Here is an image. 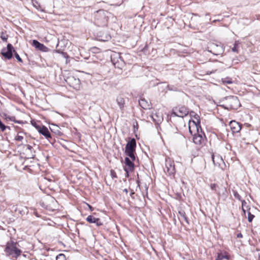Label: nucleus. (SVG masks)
<instances>
[{"label": "nucleus", "instance_id": "obj_12", "mask_svg": "<svg viewBox=\"0 0 260 260\" xmlns=\"http://www.w3.org/2000/svg\"><path fill=\"white\" fill-rule=\"evenodd\" d=\"M135 160H132V159L128 156L125 158L124 161L125 166L124 167V171L127 175L129 172H132L134 170V164L133 162Z\"/></svg>", "mask_w": 260, "mask_h": 260}, {"label": "nucleus", "instance_id": "obj_34", "mask_svg": "<svg viewBox=\"0 0 260 260\" xmlns=\"http://www.w3.org/2000/svg\"><path fill=\"white\" fill-rule=\"evenodd\" d=\"M238 61H239V59H238L237 57H236L235 58H234L233 59V61H232L233 64L238 63Z\"/></svg>", "mask_w": 260, "mask_h": 260}, {"label": "nucleus", "instance_id": "obj_29", "mask_svg": "<svg viewBox=\"0 0 260 260\" xmlns=\"http://www.w3.org/2000/svg\"><path fill=\"white\" fill-rule=\"evenodd\" d=\"M254 217V216L250 212H248V220L249 222H251L253 218Z\"/></svg>", "mask_w": 260, "mask_h": 260}, {"label": "nucleus", "instance_id": "obj_18", "mask_svg": "<svg viewBox=\"0 0 260 260\" xmlns=\"http://www.w3.org/2000/svg\"><path fill=\"white\" fill-rule=\"evenodd\" d=\"M86 220L89 223H95L98 226L102 224V222L99 218H96L92 215L88 216L86 218Z\"/></svg>", "mask_w": 260, "mask_h": 260}, {"label": "nucleus", "instance_id": "obj_37", "mask_svg": "<svg viewBox=\"0 0 260 260\" xmlns=\"http://www.w3.org/2000/svg\"><path fill=\"white\" fill-rule=\"evenodd\" d=\"M31 124L35 126L36 127V126H38V125L37 124V123H36V122H34V121H31Z\"/></svg>", "mask_w": 260, "mask_h": 260}, {"label": "nucleus", "instance_id": "obj_2", "mask_svg": "<svg viewBox=\"0 0 260 260\" xmlns=\"http://www.w3.org/2000/svg\"><path fill=\"white\" fill-rule=\"evenodd\" d=\"M136 147V141L135 139H132L128 141L125 148V153L126 155L130 157L132 160H136L135 150Z\"/></svg>", "mask_w": 260, "mask_h": 260}, {"label": "nucleus", "instance_id": "obj_1", "mask_svg": "<svg viewBox=\"0 0 260 260\" xmlns=\"http://www.w3.org/2000/svg\"><path fill=\"white\" fill-rule=\"evenodd\" d=\"M190 115L191 119L188 122V128L191 135L198 133L202 131L200 125V119L199 116L194 112H191Z\"/></svg>", "mask_w": 260, "mask_h": 260}, {"label": "nucleus", "instance_id": "obj_14", "mask_svg": "<svg viewBox=\"0 0 260 260\" xmlns=\"http://www.w3.org/2000/svg\"><path fill=\"white\" fill-rule=\"evenodd\" d=\"M36 128L40 134L44 136L46 138H51L50 133L46 126H36Z\"/></svg>", "mask_w": 260, "mask_h": 260}, {"label": "nucleus", "instance_id": "obj_38", "mask_svg": "<svg viewBox=\"0 0 260 260\" xmlns=\"http://www.w3.org/2000/svg\"><path fill=\"white\" fill-rule=\"evenodd\" d=\"M237 237L238 238H242V235L241 233H239L237 235Z\"/></svg>", "mask_w": 260, "mask_h": 260}, {"label": "nucleus", "instance_id": "obj_31", "mask_svg": "<svg viewBox=\"0 0 260 260\" xmlns=\"http://www.w3.org/2000/svg\"><path fill=\"white\" fill-rule=\"evenodd\" d=\"M217 186V185L215 183H212L210 185V187L211 189L213 190H216Z\"/></svg>", "mask_w": 260, "mask_h": 260}, {"label": "nucleus", "instance_id": "obj_36", "mask_svg": "<svg viewBox=\"0 0 260 260\" xmlns=\"http://www.w3.org/2000/svg\"><path fill=\"white\" fill-rule=\"evenodd\" d=\"M14 118H14V117H12L11 118H10V119L11 120H12V121H14V122H16V123H20V122L19 121L14 120Z\"/></svg>", "mask_w": 260, "mask_h": 260}, {"label": "nucleus", "instance_id": "obj_28", "mask_svg": "<svg viewBox=\"0 0 260 260\" xmlns=\"http://www.w3.org/2000/svg\"><path fill=\"white\" fill-rule=\"evenodd\" d=\"M1 38L4 41L6 42L8 39V35L5 33L2 32L1 35Z\"/></svg>", "mask_w": 260, "mask_h": 260}, {"label": "nucleus", "instance_id": "obj_26", "mask_svg": "<svg viewBox=\"0 0 260 260\" xmlns=\"http://www.w3.org/2000/svg\"><path fill=\"white\" fill-rule=\"evenodd\" d=\"M179 214L180 216L185 220V221L186 222V223L188 224L189 222H188L187 218L185 215V212L183 210H181V211H179Z\"/></svg>", "mask_w": 260, "mask_h": 260}, {"label": "nucleus", "instance_id": "obj_3", "mask_svg": "<svg viewBox=\"0 0 260 260\" xmlns=\"http://www.w3.org/2000/svg\"><path fill=\"white\" fill-rule=\"evenodd\" d=\"M107 12L100 10L96 12L95 14V22L99 26H106L108 22V17L106 16Z\"/></svg>", "mask_w": 260, "mask_h": 260}, {"label": "nucleus", "instance_id": "obj_44", "mask_svg": "<svg viewBox=\"0 0 260 260\" xmlns=\"http://www.w3.org/2000/svg\"><path fill=\"white\" fill-rule=\"evenodd\" d=\"M133 194H134V192H132L131 193V196H132Z\"/></svg>", "mask_w": 260, "mask_h": 260}, {"label": "nucleus", "instance_id": "obj_4", "mask_svg": "<svg viewBox=\"0 0 260 260\" xmlns=\"http://www.w3.org/2000/svg\"><path fill=\"white\" fill-rule=\"evenodd\" d=\"M5 251L9 255H11L15 257L19 256L21 252V251L17 248L16 243L13 242L7 243Z\"/></svg>", "mask_w": 260, "mask_h": 260}, {"label": "nucleus", "instance_id": "obj_13", "mask_svg": "<svg viewBox=\"0 0 260 260\" xmlns=\"http://www.w3.org/2000/svg\"><path fill=\"white\" fill-rule=\"evenodd\" d=\"M211 50L209 51L215 55L221 54L223 52V49L221 46L212 44L210 46Z\"/></svg>", "mask_w": 260, "mask_h": 260}, {"label": "nucleus", "instance_id": "obj_5", "mask_svg": "<svg viewBox=\"0 0 260 260\" xmlns=\"http://www.w3.org/2000/svg\"><path fill=\"white\" fill-rule=\"evenodd\" d=\"M224 103L226 108L237 109L240 106V103L238 98L235 96H229L224 98Z\"/></svg>", "mask_w": 260, "mask_h": 260}, {"label": "nucleus", "instance_id": "obj_33", "mask_svg": "<svg viewBox=\"0 0 260 260\" xmlns=\"http://www.w3.org/2000/svg\"><path fill=\"white\" fill-rule=\"evenodd\" d=\"M234 196L236 198H237L239 200H241V197L237 192H234Z\"/></svg>", "mask_w": 260, "mask_h": 260}, {"label": "nucleus", "instance_id": "obj_35", "mask_svg": "<svg viewBox=\"0 0 260 260\" xmlns=\"http://www.w3.org/2000/svg\"><path fill=\"white\" fill-rule=\"evenodd\" d=\"M246 204V201H244V200H243L242 201V208H243V207L244 208V207L245 206Z\"/></svg>", "mask_w": 260, "mask_h": 260}, {"label": "nucleus", "instance_id": "obj_22", "mask_svg": "<svg viewBox=\"0 0 260 260\" xmlns=\"http://www.w3.org/2000/svg\"><path fill=\"white\" fill-rule=\"evenodd\" d=\"M240 44L239 41H236L234 44V47L232 48V50L234 52H239V45Z\"/></svg>", "mask_w": 260, "mask_h": 260}, {"label": "nucleus", "instance_id": "obj_17", "mask_svg": "<svg viewBox=\"0 0 260 260\" xmlns=\"http://www.w3.org/2000/svg\"><path fill=\"white\" fill-rule=\"evenodd\" d=\"M111 61L114 65L117 63L120 66H122L124 63L123 60L118 53H115L111 56Z\"/></svg>", "mask_w": 260, "mask_h": 260}, {"label": "nucleus", "instance_id": "obj_30", "mask_svg": "<svg viewBox=\"0 0 260 260\" xmlns=\"http://www.w3.org/2000/svg\"><path fill=\"white\" fill-rule=\"evenodd\" d=\"M14 55H15V57L16 58V59L19 61V62H22V60L21 59V58H20V57L19 56V55H18V54L16 52H14Z\"/></svg>", "mask_w": 260, "mask_h": 260}, {"label": "nucleus", "instance_id": "obj_39", "mask_svg": "<svg viewBox=\"0 0 260 260\" xmlns=\"http://www.w3.org/2000/svg\"><path fill=\"white\" fill-rule=\"evenodd\" d=\"M88 207H89V208L90 210L91 211H92V210H93V208H92V207L90 205H88Z\"/></svg>", "mask_w": 260, "mask_h": 260}, {"label": "nucleus", "instance_id": "obj_11", "mask_svg": "<svg viewBox=\"0 0 260 260\" xmlns=\"http://www.w3.org/2000/svg\"><path fill=\"white\" fill-rule=\"evenodd\" d=\"M212 159L213 164L215 166H218L221 169H223V166H224V162L222 157L219 155H212Z\"/></svg>", "mask_w": 260, "mask_h": 260}, {"label": "nucleus", "instance_id": "obj_9", "mask_svg": "<svg viewBox=\"0 0 260 260\" xmlns=\"http://www.w3.org/2000/svg\"><path fill=\"white\" fill-rule=\"evenodd\" d=\"M12 51L15 52L13 47L11 44H8L7 48L2 49V54L6 58L9 59L12 57Z\"/></svg>", "mask_w": 260, "mask_h": 260}, {"label": "nucleus", "instance_id": "obj_27", "mask_svg": "<svg viewBox=\"0 0 260 260\" xmlns=\"http://www.w3.org/2000/svg\"><path fill=\"white\" fill-rule=\"evenodd\" d=\"M56 260H66L65 255L63 254H59L56 256Z\"/></svg>", "mask_w": 260, "mask_h": 260}, {"label": "nucleus", "instance_id": "obj_25", "mask_svg": "<svg viewBox=\"0 0 260 260\" xmlns=\"http://www.w3.org/2000/svg\"><path fill=\"white\" fill-rule=\"evenodd\" d=\"M32 5L34 7H35L37 9L40 10L41 11H43V8L39 3L38 1H31Z\"/></svg>", "mask_w": 260, "mask_h": 260}, {"label": "nucleus", "instance_id": "obj_45", "mask_svg": "<svg viewBox=\"0 0 260 260\" xmlns=\"http://www.w3.org/2000/svg\"><path fill=\"white\" fill-rule=\"evenodd\" d=\"M92 49H93V50H94V49H96H96H97L96 48H92Z\"/></svg>", "mask_w": 260, "mask_h": 260}, {"label": "nucleus", "instance_id": "obj_10", "mask_svg": "<svg viewBox=\"0 0 260 260\" xmlns=\"http://www.w3.org/2000/svg\"><path fill=\"white\" fill-rule=\"evenodd\" d=\"M70 86L76 90H79L80 88V81L79 79L74 77H69L67 80Z\"/></svg>", "mask_w": 260, "mask_h": 260}, {"label": "nucleus", "instance_id": "obj_42", "mask_svg": "<svg viewBox=\"0 0 260 260\" xmlns=\"http://www.w3.org/2000/svg\"><path fill=\"white\" fill-rule=\"evenodd\" d=\"M124 191L126 192V193H127L128 191H127V189H124Z\"/></svg>", "mask_w": 260, "mask_h": 260}, {"label": "nucleus", "instance_id": "obj_23", "mask_svg": "<svg viewBox=\"0 0 260 260\" xmlns=\"http://www.w3.org/2000/svg\"><path fill=\"white\" fill-rule=\"evenodd\" d=\"M221 82H222V84H231L233 83L232 78L228 77L222 78Z\"/></svg>", "mask_w": 260, "mask_h": 260}, {"label": "nucleus", "instance_id": "obj_7", "mask_svg": "<svg viewBox=\"0 0 260 260\" xmlns=\"http://www.w3.org/2000/svg\"><path fill=\"white\" fill-rule=\"evenodd\" d=\"M192 135L193 141L196 144L201 145L204 143L205 140V136L202 131H200V132Z\"/></svg>", "mask_w": 260, "mask_h": 260}, {"label": "nucleus", "instance_id": "obj_21", "mask_svg": "<svg viewBox=\"0 0 260 260\" xmlns=\"http://www.w3.org/2000/svg\"><path fill=\"white\" fill-rule=\"evenodd\" d=\"M230 258L229 255L226 252L224 253H218L217 254V258L215 260H223V259H226L228 260Z\"/></svg>", "mask_w": 260, "mask_h": 260}, {"label": "nucleus", "instance_id": "obj_32", "mask_svg": "<svg viewBox=\"0 0 260 260\" xmlns=\"http://www.w3.org/2000/svg\"><path fill=\"white\" fill-rule=\"evenodd\" d=\"M55 52L58 53H61L63 56V57H65V58L68 57V55L67 54V53H66L63 52H61L59 50H55Z\"/></svg>", "mask_w": 260, "mask_h": 260}, {"label": "nucleus", "instance_id": "obj_40", "mask_svg": "<svg viewBox=\"0 0 260 260\" xmlns=\"http://www.w3.org/2000/svg\"><path fill=\"white\" fill-rule=\"evenodd\" d=\"M27 148H28V149H30H30H31V146H30V145H28L27 146Z\"/></svg>", "mask_w": 260, "mask_h": 260}, {"label": "nucleus", "instance_id": "obj_8", "mask_svg": "<svg viewBox=\"0 0 260 260\" xmlns=\"http://www.w3.org/2000/svg\"><path fill=\"white\" fill-rule=\"evenodd\" d=\"M188 110L185 107H177L173 110L172 114L175 116L183 117L188 114Z\"/></svg>", "mask_w": 260, "mask_h": 260}, {"label": "nucleus", "instance_id": "obj_41", "mask_svg": "<svg viewBox=\"0 0 260 260\" xmlns=\"http://www.w3.org/2000/svg\"><path fill=\"white\" fill-rule=\"evenodd\" d=\"M242 210H243V212L244 213V214H245L246 210H245V208L244 207H243V208H242Z\"/></svg>", "mask_w": 260, "mask_h": 260}, {"label": "nucleus", "instance_id": "obj_20", "mask_svg": "<svg viewBox=\"0 0 260 260\" xmlns=\"http://www.w3.org/2000/svg\"><path fill=\"white\" fill-rule=\"evenodd\" d=\"M116 102H117V104H118L119 108L121 110H122L124 108V104H125L124 99L121 96H118L116 98Z\"/></svg>", "mask_w": 260, "mask_h": 260}, {"label": "nucleus", "instance_id": "obj_16", "mask_svg": "<svg viewBox=\"0 0 260 260\" xmlns=\"http://www.w3.org/2000/svg\"><path fill=\"white\" fill-rule=\"evenodd\" d=\"M32 45L36 49L41 51L45 52L48 51V48L47 47H46L44 44L40 43L37 40H34L32 41Z\"/></svg>", "mask_w": 260, "mask_h": 260}, {"label": "nucleus", "instance_id": "obj_43", "mask_svg": "<svg viewBox=\"0 0 260 260\" xmlns=\"http://www.w3.org/2000/svg\"><path fill=\"white\" fill-rule=\"evenodd\" d=\"M106 38H107V40H108L109 39H110V37L109 36H107V37H106Z\"/></svg>", "mask_w": 260, "mask_h": 260}, {"label": "nucleus", "instance_id": "obj_6", "mask_svg": "<svg viewBox=\"0 0 260 260\" xmlns=\"http://www.w3.org/2000/svg\"><path fill=\"white\" fill-rule=\"evenodd\" d=\"M165 171L170 175H173L175 173V168L174 162L173 160L169 157L166 158L165 168L164 169Z\"/></svg>", "mask_w": 260, "mask_h": 260}, {"label": "nucleus", "instance_id": "obj_24", "mask_svg": "<svg viewBox=\"0 0 260 260\" xmlns=\"http://www.w3.org/2000/svg\"><path fill=\"white\" fill-rule=\"evenodd\" d=\"M24 133L23 132H19L15 137V140L17 141H22L24 139Z\"/></svg>", "mask_w": 260, "mask_h": 260}, {"label": "nucleus", "instance_id": "obj_15", "mask_svg": "<svg viewBox=\"0 0 260 260\" xmlns=\"http://www.w3.org/2000/svg\"><path fill=\"white\" fill-rule=\"evenodd\" d=\"M230 126L233 133H237L241 129V125L235 121H231L230 122Z\"/></svg>", "mask_w": 260, "mask_h": 260}, {"label": "nucleus", "instance_id": "obj_19", "mask_svg": "<svg viewBox=\"0 0 260 260\" xmlns=\"http://www.w3.org/2000/svg\"><path fill=\"white\" fill-rule=\"evenodd\" d=\"M139 105L144 109H150L151 107L149 103L144 99H141L139 101Z\"/></svg>", "mask_w": 260, "mask_h": 260}]
</instances>
